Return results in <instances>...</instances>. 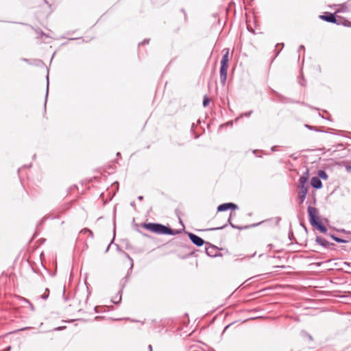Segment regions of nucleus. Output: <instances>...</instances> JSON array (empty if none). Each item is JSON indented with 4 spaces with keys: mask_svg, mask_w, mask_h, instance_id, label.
I'll return each instance as SVG.
<instances>
[{
    "mask_svg": "<svg viewBox=\"0 0 351 351\" xmlns=\"http://www.w3.org/2000/svg\"><path fill=\"white\" fill-rule=\"evenodd\" d=\"M223 54L220 62V82L222 85L226 84L227 80V71L228 69L229 49L226 48L223 50Z\"/></svg>",
    "mask_w": 351,
    "mask_h": 351,
    "instance_id": "nucleus-1",
    "label": "nucleus"
},
{
    "mask_svg": "<svg viewBox=\"0 0 351 351\" xmlns=\"http://www.w3.org/2000/svg\"><path fill=\"white\" fill-rule=\"evenodd\" d=\"M144 227L152 232L157 234H173V230L168 227H166L163 225L159 224V223H145L144 225Z\"/></svg>",
    "mask_w": 351,
    "mask_h": 351,
    "instance_id": "nucleus-2",
    "label": "nucleus"
},
{
    "mask_svg": "<svg viewBox=\"0 0 351 351\" xmlns=\"http://www.w3.org/2000/svg\"><path fill=\"white\" fill-rule=\"evenodd\" d=\"M319 19H321L322 20H323L324 21H326V22H328L330 23L337 24L338 25H340V21L337 19L336 15L334 13L325 12L323 14L319 15Z\"/></svg>",
    "mask_w": 351,
    "mask_h": 351,
    "instance_id": "nucleus-3",
    "label": "nucleus"
},
{
    "mask_svg": "<svg viewBox=\"0 0 351 351\" xmlns=\"http://www.w3.org/2000/svg\"><path fill=\"white\" fill-rule=\"evenodd\" d=\"M308 214L309 220H310L311 225H314V223H317V221H318L319 217H318V211H317V208L312 207V206H308Z\"/></svg>",
    "mask_w": 351,
    "mask_h": 351,
    "instance_id": "nucleus-4",
    "label": "nucleus"
},
{
    "mask_svg": "<svg viewBox=\"0 0 351 351\" xmlns=\"http://www.w3.org/2000/svg\"><path fill=\"white\" fill-rule=\"evenodd\" d=\"M270 90L278 98L277 101L280 103L287 104L295 102L292 99L283 96L282 95H281L276 90H274L273 88H270Z\"/></svg>",
    "mask_w": 351,
    "mask_h": 351,
    "instance_id": "nucleus-5",
    "label": "nucleus"
},
{
    "mask_svg": "<svg viewBox=\"0 0 351 351\" xmlns=\"http://www.w3.org/2000/svg\"><path fill=\"white\" fill-rule=\"evenodd\" d=\"M300 191L298 193V199L300 200V204L304 202L306 199V194L308 193V186L304 185H299Z\"/></svg>",
    "mask_w": 351,
    "mask_h": 351,
    "instance_id": "nucleus-6",
    "label": "nucleus"
},
{
    "mask_svg": "<svg viewBox=\"0 0 351 351\" xmlns=\"http://www.w3.org/2000/svg\"><path fill=\"white\" fill-rule=\"evenodd\" d=\"M237 208H238L237 206L233 203H226V204H222L219 205L217 207V211L222 212V211H226L228 209L235 210Z\"/></svg>",
    "mask_w": 351,
    "mask_h": 351,
    "instance_id": "nucleus-7",
    "label": "nucleus"
},
{
    "mask_svg": "<svg viewBox=\"0 0 351 351\" xmlns=\"http://www.w3.org/2000/svg\"><path fill=\"white\" fill-rule=\"evenodd\" d=\"M189 238L191 241L197 246H202L204 243L202 238L192 233L189 234Z\"/></svg>",
    "mask_w": 351,
    "mask_h": 351,
    "instance_id": "nucleus-8",
    "label": "nucleus"
},
{
    "mask_svg": "<svg viewBox=\"0 0 351 351\" xmlns=\"http://www.w3.org/2000/svg\"><path fill=\"white\" fill-rule=\"evenodd\" d=\"M309 178V172L308 170L306 169L305 172L300 176L299 180V185H304L307 186L306 183Z\"/></svg>",
    "mask_w": 351,
    "mask_h": 351,
    "instance_id": "nucleus-9",
    "label": "nucleus"
},
{
    "mask_svg": "<svg viewBox=\"0 0 351 351\" xmlns=\"http://www.w3.org/2000/svg\"><path fill=\"white\" fill-rule=\"evenodd\" d=\"M311 184L313 188L316 189H319L322 187V183L320 179L317 177H313L311 178Z\"/></svg>",
    "mask_w": 351,
    "mask_h": 351,
    "instance_id": "nucleus-10",
    "label": "nucleus"
},
{
    "mask_svg": "<svg viewBox=\"0 0 351 351\" xmlns=\"http://www.w3.org/2000/svg\"><path fill=\"white\" fill-rule=\"evenodd\" d=\"M284 47V43H278L276 45V49L275 51H276V55H275V58H276L279 53H280L281 50Z\"/></svg>",
    "mask_w": 351,
    "mask_h": 351,
    "instance_id": "nucleus-11",
    "label": "nucleus"
},
{
    "mask_svg": "<svg viewBox=\"0 0 351 351\" xmlns=\"http://www.w3.org/2000/svg\"><path fill=\"white\" fill-rule=\"evenodd\" d=\"M313 226H316L317 229L321 232H326L327 231V229L325 226H324L322 224H321L319 221H317V223H314Z\"/></svg>",
    "mask_w": 351,
    "mask_h": 351,
    "instance_id": "nucleus-12",
    "label": "nucleus"
},
{
    "mask_svg": "<svg viewBox=\"0 0 351 351\" xmlns=\"http://www.w3.org/2000/svg\"><path fill=\"white\" fill-rule=\"evenodd\" d=\"M318 176H319V178H322L323 180H327L328 179V175L327 173L323 171V170H320L318 171Z\"/></svg>",
    "mask_w": 351,
    "mask_h": 351,
    "instance_id": "nucleus-13",
    "label": "nucleus"
},
{
    "mask_svg": "<svg viewBox=\"0 0 351 351\" xmlns=\"http://www.w3.org/2000/svg\"><path fill=\"white\" fill-rule=\"evenodd\" d=\"M210 101V98L207 95H205L204 97L203 102H202L203 106L206 107L209 104Z\"/></svg>",
    "mask_w": 351,
    "mask_h": 351,
    "instance_id": "nucleus-14",
    "label": "nucleus"
},
{
    "mask_svg": "<svg viewBox=\"0 0 351 351\" xmlns=\"http://www.w3.org/2000/svg\"><path fill=\"white\" fill-rule=\"evenodd\" d=\"M340 25H342L345 27H351V21L347 20V19H343L342 22H340Z\"/></svg>",
    "mask_w": 351,
    "mask_h": 351,
    "instance_id": "nucleus-15",
    "label": "nucleus"
},
{
    "mask_svg": "<svg viewBox=\"0 0 351 351\" xmlns=\"http://www.w3.org/2000/svg\"><path fill=\"white\" fill-rule=\"evenodd\" d=\"M47 91H46L45 99V104H44L45 108H46V104H47V100L48 92H49V76L48 75L47 76Z\"/></svg>",
    "mask_w": 351,
    "mask_h": 351,
    "instance_id": "nucleus-16",
    "label": "nucleus"
},
{
    "mask_svg": "<svg viewBox=\"0 0 351 351\" xmlns=\"http://www.w3.org/2000/svg\"><path fill=\"white\" fill-rule=\"evenodd\" d=\"M304 127L308 128L310 130H315V132H324L323 130L315 128L314 127L310 126L307 124L304 125Z\"/></svg>",
    "mask_w": 351,
    "mask_h": 351,
    "instance_id": "nucleus-17",
    "label": "nucleus"
},
{
    "mask_svg": "<svg viewBox=\"0 0 351 351\" xmlns=\"http://www.w3.org/2000/svg\"><path fill=\"white\" fill-rule=\"evenodd\" d=\"M332 239L337 243H344L346 242V241L337 237H332Z\"/></svg>",
    "mask_w": 351,
    "mask_h": 351,
    "instance_id": "nucleus-18",
    "label": "nucleus"
},
{
    "mask_svg": "<svg viewBox=\"0 0 351 351\" xmlns=\"http://www.w3.org/2000/svg\"><path fill=\"white\" fill-rule=\"evenodd\" d=\"M149 41H150L149 38H145L141 43H139L138 45H143L149 44Z\"/></svg>",
    "mask_w": 351,
    "mask_h": 351,
    "instance_id": "nucleus-19",
    "label": "nucleus"
},
{
    "mask_svg": "<svg viewBox=\"0 0 351 351\" xmlns=\"http://www.w3.org/2000/svg\"><path fill=\"white\" fill-rule=\"evenodd\" d=\"M252 112H253L252 110H250V111H248V112H245V113L242 114L241 115V117H250V116L252 114Z\"/></svg>",
    "mask_w": 351,
    "mask_h": 351,
    "instance_id": "nucleus-20",
    "label": "nucleus"
},
{
    "mask_svg": "<svg viewBox=\"0 0 351 351\" xmlns=\"http://www.w3.org/2000/svg\"><path fill=\"white\" fill-rule=\"evenodd\" d=\"M302 50H303V51L305 50V47H304V46L303 45H301L299 46L298 50V53H300V51H302Z\"/></svg>",
    "mask_w": 351,
    "mask_h": 351,
    "instance_id": "nucleus-21",
    "label": "nucleus"
},
{
    "mask_svg": "<svg viewBox=\"0 0 351 351\" xmlns=\"http://www.w3.org/2000/svg\"><path fill=\"white\" fill-rule=\"evenodd\" d=\"M195 123H192L191 125V131L190 132H195Z\"/></svg>",
    "mask_w": 351,
    "mask_h": 351,
    "instance_id": "nucleus-22",
    "label": "nucleus"
},
{
    "mask_svg": "<svg viewBox=\"0 0 351 351\" xmlns=\"http://www.w3.org/2000/svg\"><path fill=\"white\" fill-rule=\"evenodd\" d=\"M181 12H182V13H184V17L186 18V14L185 10H184V8H182V9H181Z\"/></svg>",
    "mask_w": 351,
    "mask_h": 351,
    "instance_id": "nucleus-23",
    "label": "nucleus"
},
{
    "mask_svg": "<svg viewBox=\"0 0 351 351\" xmlns=\"http://www.w3.org/2000/svg\"><path fill=\"white\" fill-rule=\"evenodd\" d=\"M126 256H127V257L130 260V261H131V263H131V265H132V266H133L132 259L129 256V255H128V254H126Z\"/></svg>",
    "mask_w": 351,
    "mask_h": 351,
    "instance_id": "nucleus-24",
    "label": "nucleus"
},
{
    "mask_svg": "<svg viewBox=\"0 0 351 351\" xmlns=\"http://www.w3.org/2000/svg\"><path fill=\"white\" fill-rule=\"evenodd\" d=\"M334 132H346V130H334Z\"/></svg>",
    "mask_w": 351,
    "mask_h": 351,
    "instance_id": "nucleus-25",
    "label": "nucleus"
},
{
    "mask_svg": "<svg viewBox=\"0 0 351 351\" xmlns=\"http://www.w3.org/2000/svg\"><path fill=\"white\" fill-rule=\"evenodd\" d=\"M148 348H149V351H152V346L151 345H149L148 346Z\"/></svg>",
    "mask_w": 351,
    "mask_h": 351,
    "instance_id": "nucleus-26",
    "label": "nucleus"
},
{
    "mask_svg": "<svg viewBox=\"0 0 351 351\" xmlns=\"http://www.w3.org/2000/svg\"><path fill=\"white\" fill-rule=\"evenodd\" d=\"M41 36H47V35L45 33H43V32H41Z\"/></svg>",
    "mask_w": 351,
    "mask_h": 351,
    "instance_id": "nucleus-27",
    "label": "nucleus"
},
{
    "mask_svg": "<svg viewBox=\"0 0 351 351\" xmlns=\"http://www.w3.org/2000/svg\"><path fill=\"white\" fill-rule=\"evenodd\" d=\"M300 84L302 86H306V85H305V84H304V83H302V82H300Z\"/></svg>",
    "mask_w": 351,
    "mask_h": 351,
    "instance_id": "nucleus-28",
    "label": "nucleus"
},
{
    "mask_svg": "<svg viewBox=\"0 0 351 351\" xmlns=\"http://www.w3.org/2000/svg\"><path fill=\"white\" fill-rule=\"evenodd\" d=\"M138 199H140V200H141V199H143V197H142V196H139V197H138Z\"/></svg>",
    "mask_w": 351,
    "mask_h": 351,
    "instance_id": "nucleus-29",
    "label": "nucleus"
},
{
    "mask_svg": "<svg viewBox=\"0 0 351 351\" xmlns=\"http://www.w3.org/2000/svg\"><path fill=\"white\" fill-rule=\"evenodd\" d=\"M302 104H303L304 106H308V107L312 108L311 106H308V105H306V104H304V103H302Z\"/></svg>",
    "mask_w": 351,
    "mask_h": 351,
    "instance_id": "nucleus-30",
    "label": "nucleus"
},
{
    "mask_svg": "<svg viewBox=\"0 0 351 351\" xmlns=\"http://www.w3.org/2000/svg\"><path fill=\"white\" fill-rule=\"evenodd\" d=\"M23 61H25V62H27V61H28V60H27V59L24 58V59H23Z\"/></svg>",
    "mask_w": 351,
    "mask_h": 351,
    "instance_id": "nucleus-31",
    "label": "nucleus"
},
{
    "mask_svg": "<svg viewBox=\"0 0 351 351\" xmlns=\"http://www.w3.org/2000/svg\"><path fill=\"white\" fill-rule=\"evenodd\" d=\"M302 79L303 81H304V77L303 75L302 76Z\"/></svg>",
    "mask_w": 351,
    "mask_h": 351,
    "instance_id": "nucleus-32",
    "label": "nucleus"
},
{
    "mask_svg": "<svg viewBox=\"0 0 351 351\" xmlns=\"http://www.w3.org/2000/svg\"><path fill=\"white\" fill-rule=\"evenodd\" d=\"M10 347H8V348H7V350H8L7 351H9V350H10Z\"/></svg>",
    "mask_w": 351,
    "mask_h": 351,
    "instance_id": "nucleus-33",
    "label": "nucleus"
},
{
    "mask_svg": "<svg viewBox=\"0 0 351 351\" xmlns=\"http://www.w3.org/2000/svg\"><path fill=\"white\" fill-rule=\"evenodd\" d=\"M44 1H45V3H47V4L48 3L47 0H44Z\"/></svg>",
    "mask_w": 351,
    "mask_h": 351,
    "instance_id": "nucleus-34",
    "label": "nucleus"
}]
</instances>
